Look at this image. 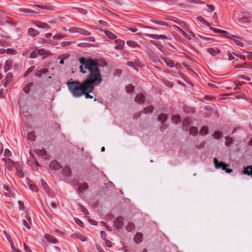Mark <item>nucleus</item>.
I'll return each mask as SVG.
<instances>
[{
	"label": "nucleus",
	"mask_w": 252,
	"mask_h": 252,
	"mask_svg": "<svg viewBox=\"0 0 252 252\" xmlns=\"http://www.w3.org/2000/svg\"><path fill=\"white\" fill-rule=\"evenodd\" d=\"M210 30H211L216 33H220L223 34L224 36H228V34H229L226 31L217 29L213 27H210Z\"/></svg>",
	"instance_id": "18"
},
{
	"label": "nucleus",
	"mask_w": 252,
	"mask_h": 252,
	"mask_svg": "<svg viewBox=\"0 0 252 252\" xmlns=\"http://www.w3.org/2000/svg\"><path fill=\"white\" fill-rule=\"evenodd\" d=\"M161 59L170 67H173L174 66V62L171 59H169L163 56H160Z\"/></svg>",
	"instance_id": "11"
},
{
	"label": "nucleus",
	"mask_w": 252,
	"mask_h": 252,
	"mask_svg": "<svg viewBox=\"0 0 252 252\" xmlns=\"http://www.w3.org/2000/svg\"><path fill=\"white\" fill-rule=\"evenodd\" d=\"M148 56L150 60L154 63L157 64L158 63H160V60L158 59V56L154 51L150 50L148 52Z\"/></svg>",
	"instance_id": "6"
},
{
	"label": "nucleus",
	"mask_w": 252,
	"mask_h": 252,
	"mask_svg": "<svg viewBox=\"0 0 252 252\" xmlns=\"http://www.w3.org/2000/svg\"><path fill=\"white\" fill-rule=\"evenodd\" d=\"M207 7L208 8V11L209 12H212L215 9V7L212 4H207Z\"/></svg>",
	"instance_id": "63"
},
{
	"label": "nucleus",
	"mask_w": 252,
	"mask_h": 252,
	"mask_svg": "<svg viewBox=\"0 0 252 252\" xmlns=\"http://www.w3.org/2000/svg\"><path fill=\"white\" fill-rule=\"evenodd\" d=\"M144 35L146 36H148V37H149L150 38H152L155 39H170L169 37H168L166 35H162V34L158 35V34H156L145 33Z\"/></svg>",
	"instance_id": "8"
},
{
	"label": "nucleus",
	"mask_w": 252,
	"mask_h": 252,
	"mask_svg": "<svg viewBox=\"0 0 252 252\" xmlns=\"http://www.w3.org/2000/svg\"><path fill=\"white\" fill-rule=\"evenodd\" d=\"M135 101L139 104H142L145 102V96L143 94H137L135 97Z\"/></svg>",
	"instance_id": "15"
},
{
	"label": "nucleus",
	"mask_w": 252,
	"mask_h": 252,
	"mask_svg": "<svg viewBox=\"0 0 252 252\" xmlns=\"http://www.w3.org/2000/svg\"><path fill=\"white\" fill-rule=\"evenodd\" d=\"M48 72V69L47 68H43L37 71L35 75L37 77H40L42 74H46Z\"/></svg>",
	"instance_id": "28"
},
{
	"label": "nucleus",
	"mask_w": 252,
	"mask_h": 252,
	"mask_svg": "<svg viewBox=\"0 0 252 252\" xmlns=\"http://www.w3.org/2000/svg\"><path fill=\"white\" fill-rule=\"evenodd\" d=\"M241 68H252V63L245 62L242 64Z\"/></svg>",
	"instance_id": "46"
},
{
	"label": "nucleus",
	"mask_w": 252,
	"mask_h": 252,
	"mask_svg": "<svg viewBox=\"0 0 252 252\" xmlns=\"http://www.w3.org/2000/svg\"><path fill=\"white\" fill-rule=\"evenodd\" d=\"M37 52H36L35 51L32 52L30 54V58H35L37 56Z\"/></svg>",
	"instance_id": "64"
},
{
	"label": "nucleus",
	"mask_w": 252,
	"mask_h": 252,
	"mask_svg": "<svg viewBox=\"0 0 252 252\" xmlns=\"http://www.w3.org/2000/svg\"><path fill=\"white\" fill-rule=\"evenodd\" d=\"M214 163L216 168L220 169L221 168L223 170L225 171L227 173H230L232 172L231 169L227 168L229 166V164L225 163L223 161H219L217 158H214Z\"/></svg>",
	"instance_id": "3"
},
{
	"label": "nucleus",
	"mask_w": 252,
	"mask_h": 252,
	"mask_svg": "<svg viewBox=\"0 0 252 252\" xmlns=\"http://www.w3.org/2000/svg\"><path fill=\"white\" fill-rule=\"evenodd\" d=\"M37 54L40 56H49L52 55L50 51H46L42 48L37 50Z\"/></svg>",
	"instance_id": "19"
},
{
	"label": "nucleus",
	"mask_w": 252,
	"mask_h": 252,
	"mask_svg": "<svg viewBox=\"0 0 252 252\" xmlns=\"http://www.w3.org/2000/svg\"><path fill=\"white\" fill-rule=\"evenodd\" d=\"M45 239L49 242L56 244L58 243V240L53 236L46 234L44 235Z\"/></svg>",
	"instance_id": "16"
},
{
	"label": "nucleus",
	"mask_w": 252,
	"mask_h": 252,
	"mask_svg": "<svg viewBox=\"0 0 252 252\" xmlns=\"http://www.w3.org/2000/svg\"><path fill=\"white\" fill-rule=\"evenodd\" d=\"M190 125V120L189 118H185L184 119L182 125V128L185 130L187 131L189 129V126Z\"/></svg>",
	"instance_id": "17"
},
{
	"label": "nucleus",
	"mask_w": 252,
	"mask_h": 252,
	"mask_svg": "<svg viewBox=\"0 0 252 252\" xmlns=\"http://www.w3.org/2000/svg\"><path fill=\"white\" fill-rule=\"evenodd\" d=\"M252 171V165L247 166L244 168V169L242 171L243 174L245 175H250L251 172Z\"/></svg>",
	"instance_id": "31"
},
{
	"label": "nucleus",
	"mask_w": 252,
	"mask_h": 252,
	"mask_svg": "<svg viewBox=\"0 0 252 252\" xmlns=\"http://www.w3.org/2000/svg\"><path fill=\"white\" fill-rule=\"evenodd\" d=\"M205 144V142L203 141L200 144L196 145V148L197 149H203Z\"/></svg>",
	"instance_id": "54"
},
{
	"label": "nucleus",
	"mask_w": 252,
	"mask_h": 252,
	"mask_svg": "<svg viewBox=\"0 0 252 252\" xmlns=\"http://www.w3.org/2000/svg\"><path fill=\"white\" fill-rule=\"evenodd\" d=\"M9 37L8 36H4V39L0 40V44L1 46H9L10 45V41H9Z\"/></svg>",
	"instance_id": "22"
},
{
	"label": "nucleus",
	"mask_w": 252,
	"mask_h": 252,
	"mask_svg": "<svg viewBox=\"0 0 252 252\" xmlns=\"http://www.w3.org/2000/svg\"><path fill=\"white\" fill-rule=\"evenodd\" d=\"M41 184H42V186L43 187V188L44 189V190L46 192H48L49 193L50 192V188L48 185V184H47V183L46 182V181L43 179H41Z\"/></svg>",
	"instance_id": "33"
},
{
	"label": "nucleus",
	"mask_w": 252,
	"mask_h": 252,
	"mask_svg": "<svg viewBox=\"0 0 252 252\" xmlns=\"http://www.w3.org/2000/svg\"><path fill=\"white\" fill-rule=\"evenodd\" d=\"M5 52L7 54H10V55H14L16 53V52L15 50H14L13 49H11V48L6 49V50H5Z\"/></svg>",
	"instance_id": "53"
},
{
	"label": "nucleus",
	"mask_w": 252,
	"mask_h": 252,
	"mask_svg": "<svg viewBox=\"0 0 252 252\" xmlns=\"http://www.w3.org/2000/svg\"><path fill=\"white\" fill-rule=\"evenodd\" d=\"M171 120L173 123L178 124L179 123L181 122V117L177 115H174L172 117Z\"/></svg>",
	"instance_id": "37"
},
{
	"label": "nucleus",
	"mask_w": 252,
	"mask_h": 252,
	"mask_svg": "<svg viewBox=\"0 0 252 252\" xmlns=\"http://www.w3.org/2000/svg\"><path fill=\"white\" fill-rule=\"evenodd\" d=\"M65 37V35L62 34H57L53 36V38L54 39H61L63 38H64Z\"/></svg>",
	"instance_id": "55"
},
{
	"label": "nucleus",
	"mask_w": 252,
	"mask_h": 252,
	"mask_svg": "<svg viewBox=\"0 0 252 252\" xmlns=\"http://www.w3.org/2000/svg\"><path fill=\"white\" fill-rule=\"evenodd\" d=\"M76 237L82 242H85L87 240V237L81 233H78L76 234Z\"/></svg>",
	"instance_id": "39"
},
{
	"label": "nucleus",
	"mask_w": 252,
	"mask_h": 252,
	"mask_svg": "<svg viewBox=\"0 0 252 252\" xmlns=\"http://www.w3.org/2000/svg\"><path fill=\"white\" fill-rule=\"evenodd\" d=\"M15 169L16 170V173L17 176L20 178H24L25 176L24 172L22 169V165L20 162H17V164L16 165Z\"/></svg>",
	"instance_id": "7"
},
{
	"label": "nucleus",
	"mask_w": 252,
	"mask_h": 252,
	"mask_svg": "<svg viewBox=\"0 0 252 252\" xmlns=\"http://www.w3.org/2000/svg\"><path fill=\"white\" fill-rule=\"evenodd\" d=\"M240 21L245 23H248L250 22L249 18L246 16H244L239 20Z\"/></svg>",
	"instance_id": "59"
},
{
	"label": "nucleus",
	"mask_w": 252,
	"mask_h": 252,
	"mask_svg": "<svg viewBox=\"0 0 252 252\" xmlns=\"http://www.w3.org/2000/svg\"><path fill=\"white\" fill-rule=\"evenodd\" d=\"M198 133V129L195 126H191L189 128V134L195 136Z\"/></svg>",
	"instance_id": "38"
},
{
	"label": "nucleus",
	"mask_w": 252,
	"mask_h": 252,
	"mask_svg": "<svg viewBox=\"0 0 252 252\" xmlns=\"http://www.w3.org/2000/svg\"><path fill=\"white\" fill-rule=\"evenodd\" d=\"M11 152L8 149H5L4 152V156L6 157H9L11 156Z\"/></svg>",
	"instance_id": "56"
},
{
	"label": "nucleus",
	"mask_w": 252,
	"mask_h": 252,
	"mask_svg": "<svg viewBox=\"0 0 252 252\" xmlns=\"http://www.w3.org/2000/svg\"><path fill=\"white\" fill-rule=\"evenodd\" d=\"M75 221L78 225H79L81 227H83V223L80 220H79V219H75Z\"/></svg>",
	"instance_id": "62"
},
{
	"label": "nucleus",
	"mask_w": 252,
	"mask_h": 252,
	"mask_svg": "<svg viewBox=\"0 0 252 252\" xmlns=\"http://www.w3.org/2000/svg\"><path fill=\"white\" fill-rule=\"evenodd\" d=\"M28 34L32 36L35 37L38 34V32L32 28H30L28 30Z\"/></svg>",
	"instance_id": "30"
},
{
	"label": "nucleus",
	"mask_w": 252,
	"mask_h": 252,
	"mask_svg": "<svg viewBox=\"0 0 252 252\" xmlns=\"http://www.w3.org/2000/svg\"><path fill=\"white\" fill-rule=\"evenodd\" d=\"M6 160L5 164H6V167L8 170L10 171L12 169L13 167H16L18 162H15L9 158H7Z\"/></svg>",
	"instance_id": "10"
},
{
	"label": "nucleus",
	"mask_w": 252,
	"mask_h": 252,
	"mask_svg": "<svg viewBox=\"0 0 252 252\" xmlns=\"http://www.w3.org/2000/svg\"><path fill=\"white\" fill-rule=\"evenodd\" d=\"M226 37L233 40L235 42V43L237 45L242 46V42L239 39H237L236 38V37L235 36L231 35L230 36L228 35V36Z\"/></svg>",
	"instance_id": "34"
},
{
	"label": "nucleus",
	"mask_w": 252,
	"mask_h": 252,
	"mask_svg": "<svg viewBox=\"0 0 252 252\" xmlns=\"http://www.w3.org/2000/svg\"><path fill=\"white\" fill-rule=\"evenodd\" d=\"M68 31L71 33H79L84 35H90L91 34V33L89 31L80 27H71Z\"/></svg>",
	"instance_id": "4"
},
{
	"label": "nucleus",
	"mask_w": 252,
	"mask_h": 252,
	"mask_svg": "<svg viewBox=\"0 0 252 252\" xmlns=\"http://www.w3.org/2000/svg\"><path fill=\"white\" fill-rule=\"evenodd\" d=\"M79 61L81 64L79 67L80 71L83 73L87 72V75L82 82L73 80L72 78L66 82L69 92L74 97H79L83 95L84 91L88 88L87 85L99 66L97 60L95 59L81 57Z\"/></svg>",
	"instance_id": "1"
},
{
	"label": "nucleus",
	"mask_w": 252,
	"mask_h": 252,
	"mask_svg": "<svg viewBox=\"0 0 252 252\" xmlns=\"http://www.w3.org/2000/svg\"><path fill=\"white\" fill-rule=\"evenodd\" d=\"M208 133V127L206 126H204L202 127H201L199 133L200 134L202 135H205L207 134Z\"/></svg>",
	"instance_id": "41"
},
{
	"label": "nucleus",
	"mask_w": 252,
	"mask_h": 252,
	"mask_svg": "<svg viewBox=\"0 0 252 252\" xmlns=\"http://www.w3.org/2000/svg\"><path fill=\"white\" fill-rule=\"evenodd\" d=\"M35 153L38 156H43L46 155V152L44 149H37L35 150Z\"/></svg>",
	"instance_id": "43"
},
{
	"label": "nucleus",
	"mask_w": 252,
	"mask_h": 252,
	"mask_svg": "<svg viewBox=\"0 0 252 252\" xmlns=\"http://www.w3.org/2000/svg\"><path fill=\"white\" fill-rule=\"evenodd\" d=\"M102 76L101 73V70L99 66L95 70V73L87 85L88 89L84 91L83 95L86 98H92L93 96L89 94L93 92L95 86H98L102 81Z\"/></svg>",
	"instance_id": "2"
},
{
	"label": "nucleus",
	"mask_w": 252,
	"mask_h": 252,
	"mask_svg": "<svg viewBox=\"0 0 252 252\" xmlns=\"http://www.w3.org/2000/svg\"><path fill=\"white\" fill-rule=\"evenodd\" d=\"M127 45L132 48H140L141 46L138 44L135 41L132 40H127L126 41Z\"/></svg>",
	"instance_id": "23"
},
{
	"label": "nucleus",
	"mask_w": 252,
	"mask_h": 252,
	"mask_svg": "<svg viewBox=\"0 0 252 252\" xmlns=\"http://www.w3.org/2000/svg\"><path fill=\"white\" fill-rule=\"evenodd\" d=\"M115 43H116V45L115 47V48L116 50H122L124 49V46H125V41L124 40H122L121 39H116L115 41Z\"/></svg>",
	"instance_id": "12"
},
{
	"label": "nucleus",
	"mask_w": 252,
	"mask_h": 252,
	"mask_svg": "<svg viewBox=\"0 0 252 252\" xmlns=\"http://www.w3.org/2000/svg\"><path fill=\"white\" fill-rule=\"evenodd\" d=\"M30 189L33 191H37V188L36 187V186L34 184H30L29 185Z\"/></svg>",
	"instance_id": "61"
},
{
	"label": "nucleus",
	"mask_w": 252,
	"mask_h": 252,
	"mask_svg": "<svg viewBox=\"0 0 252 252\" xmlns=\"http://www.w3.org/2000/svg\"><path fill=\"white\" fill-rule=\"evenodd\" d=\"M12 67V63L10 61H6L4 66V70L5 72L10 70Z\"/></svg>",
	"instance_id": "36"
},
{
	"label": "nucleus",
	"mask_w": 252,
	"mask_h": 252,
	"mask_svg": "<svg viewBox=\"0 0 252 252\" xmlns=\"http://www.w3.org/2000/svg\"><path fill=\"white\" fill-rule=\"evenodd\" d=\"M27 137L28 139L31 141H33L35 140V135L33 132H31L28 133Z\"/></svg>",
	"instance_id": "49"
},
{
	"label": "nucleus",
	"mask_w": 252,
	"mask_h": 252,
	"mask_svg": "<svg viewBox=\"0 0 252 252\" xmlns=\"http://www.w3.org/2000/svg\"><path fill=\"white\" fill-rule=\"evenodd\" d=\"M135 229V225L134 223L129 222L126 226V229L128 232H132Z\"/></svg>",
	"instance_id": "35"
},
{
	"label": "nucleus",
	"mask_w": 252,
	"mask_h": 252,
	"mask_svg": "<svg viewBox=\"0 0 252 252\" xmlns=\"http://www.w3.org/2000/svg\"><path fill=\"white\" fill-rule=\"evenodd\" d=\"M134 89V86L131 84H128L126 87V91L128 93H132Z\"/></svg>",
	"instance_id": "45"
},
{
	"label": "nucleus",
	"mask_w": 252,
	"mask_h": 252,
	"mask_svg": "<svg viewBox=\"0 0 252 252\" xmlns=\"http://www.w3.org/2000/svg\"><path fill=\"white\" fill-rule=\"evenodd\" d=\"M124 219L122 217H118L114 220V227L116 229L121 228L124 225Z\"/></svg>",
	"instance_id": "5"
},
{
	"label": "nucleus",
	"mask_w": 252,
	"mask_h": 252,
	"mask_svg": "<svg viewBox=\"0 0 252 252\" xmlns=\"http://www.w3.org/2000/svg\"><path fill=\"white\" fill-rule=\"evenodd\" d=\"M104 32L106 34V35L111 39H115L117 37V35H115L114 33L112 32L107 31V30H104Z\"/></svg>",
	"instance_id": "21"
},
{
	"label": "nucleus",
	"mask_w": 252,
	"mask_h": 252,
	"mask_svg": "<svg viewBox=\"0 0 252 252\" xmlns=\"http://www.w3.org/2000/svg\"><path fill=\"white\" fill-rule=\"evenodd\" d=\"M77 186L78 187L77 191L78 193H81L84 190L88 189L89 188V185L87 183H84L83 184L78 183Z\"/></svg>",
	"instance_id": "13"
},
{
	"label": "nucleus",
	"mask_w": 252,
	"mask_h": 252,
	"mask_svg": "<svg viewBox=\"0 0 252 252\" xmlns=\"http://www.w3.org/2000/svg\"><path fill=\"white\" fill-rule=\"evenodd\" d=\"M207 51L211 55H212L213 56H214V57L217 56L218 54L220 53L219 50H218L217 49H215L213 48H209L207 49Z\"/></svg>",
	"instance_id": "29"
},
{
	"label": "nucleus",
	"mask_w": 252,
	"mask_h": 252,
	"mask_svg": "<svg viewBox=\"0 0 252 252\" xmlns=\"http://www.w3.org/2000/svg\"><path fill=\"white\" fill-rule=\"evenodd\" d=\"M32 85V83H28L23 88V91L27 94H28L30 91V86Z\"/></svg>",
	"instance_id": "50"
},
{
	"label": "nucleus",
	"mask_w": 252,
	"mask_h": 252,
	"mask_svg": "<svg viewBox=\"0 0 252 252\" xmlns=\"http://www.w3.org/2000/svg\"><path fill=\"white\" fill-rule=\"evenodd\" d=\"M34 68V66H32L30 68H29L25 72L24 76H27L30 73H31L33 70Z\"/></svg>",
	"instance_id": "52"
},
{
	"label": "nucleus",
	"mask_w": 252,
	"mask_h": 252,
	"mask_svg": "<svg viewBox=\"0 0 252 252\" xmlns=\"http://www.w3.org/2000/svg\"><path fill=\"white\" fill-rule=\"evenodd\" d=\"M63 173L67 177H69L71 174V170L68 166H65L63 169Z\"/></svg>",
	"instance_id": "26"
},
{
	"label": "nucleus",
	"mask_w": 252,
	"mask_h": 252,
	"mask_svg": "<svg viewBox=\"0 0 252 252\" xmlns=\"http://www.w3.org/2000/svg\"><path fill=\"white\" fill-rule=\"evenodd\" d=\"M168 119V116L164 114L161 113L158 117V121H160L161 124L164 123Z\"/></svg>",
	"instance_id": "24"
},
{
	"label": "nucleus",
	"mask_w": 252,
	"mask_h": 252,
	"mask_svg": "<svg viewBox=\"0 0 252 252\" xmlns=\"http://www.w3.org/2000/svg\"><path fill=\"white\" fill-rule=\"evenodd\" d=\"M79 206L81 211L84 213L85 215H89V212L83 205H82V204H79Z\"/></svg>",
	"instance_id": "51"
},
{
	"label": "nucleus",
	"mask_w": 252,
	"mask_h": 252,
	"mask_svg": "<svg viewBox=\"0 0 252 252\" xmlns=\"http://www.w3.org/2000/svg\"><path fill=\"white\" fill-rule=\"evenodd\" d=\"M233 54L234 56H236V57H237L242 59L244 61H245L246 60V56L245 55L238 54H237V53H235L234 52L233 53Z\"/></svg>",
	"instance_id": "60"
},
{
	"label": "nucleus",
	"mask_w": 252,
	"mask_h": 252,
	"mask_svg": "<svg viewBox=\"0 0 252 252\" xmlns=\"http://www.w3.org/2000/svg\"><path fill=\"white\" fill-rule=\"evenodd\" d=\"M225 139H226V141H225V144L227 146H230V144H231L233 142V140L232 138L230 137L229 136H227L226 137H225Z\"/></svg>",
	"instance_id": "48"
},
{
	"label": "nucleus",
	"mask_w": 252,
	"mask_h": 252,
	"mask_svg": "<svg viewBox=\"0 0 252 252\" xmlns=\"http://www.w3.org/2000/svg\"><path fill=\"white\" fill-rule=\"evenodd\" d=\"M151 21L155 24L158 25H162V26H168V24L165 21L156 20H152Z\"/></svg>",
	"instance_id": "42"
},
{
	"label": "nucleus",
	"mask_w": 252,
	"mask_h": 252,
	"mask_svg": "<svg viewBox=\"0 0 252 252\" xmlns=\"http://www.w3.org/2000/svg\"><path fill=\"white\" fill-rule=\"evenodd\" d=\"M154 110V107L153 105H150L149 107H147L143 109V113L148 114L149 113H152Z\"/></svg>",
	"instance_id": "40"
},
{
	"label": "nucleus",
	"mask_w": 252,
	"mask_h": 252,
	"mask_svg": "<svg viewBox=\"0 0 252 252\" xmlns=\"http://www.w3.org/2000/svg\"><path fill=\"white\" fill-rule=\"evenodd\" d=\"M52 131L53 132H59L61 129L60 125L58 124L54 123L51 126Z\"/></svg>",
	"instance_id": "32"
},
{
	"label": "nucleus",
	"mask_w": 252,
	"mask_h": 252,
	"mask_svg": "<svg viewBox=\"0 0 252 252\" xmlns=\"http://www.w3.org/2000/svg\"><path fill=\"white\" fill-rule=\"evenodd\" d=\"M12 79H13V74L10 72L8 73L6 76V80L5 82L4 85L5 86L6 83H8V82L11 81Z\"/></svg>",
	"instance_id": "44"
},
{
	"label": "nucleus",
	"mask_w": 252,
	"mask_h": 252,
	"mask_svg": "<svg viewBox=\"0 0 252 252\" xmlns=\"http://www.w3.org/2000/svg\"><path fill=\"white\" fill-rule=\"evenodd\" d=\"M24 225L28 229L31 228V224L29 222L27 221V220H23Z\"/></svg>",
	"instance_id": "58"
},
{
	"label": "nucleus",
	"mask_w": 252,
	"mask_h": 252,
	"mask_svg": "<svg viewBox=\"0 0 252 252\" xmlns=\"http://www.w3.org/2000/svg\"><path fill=\"white\" fill-rule=\"evenodd\" d=\"M34 25H35L36 27L40 29H50V26L46 23H42L39 21H35L34 22Z\"/></svg>",
	"instance_id": "14"
},
{
	"label": "nucleus",
	"mask_w": 252,
	"mask_h": 252,
	"mask_svg": "<svg viewBox=\"0 0 252 252\" xmlns=\"http://www.w3.org/2000/svg\"><path fill=\"white\" fill-rule=\"evenodd\" d=\"M18 11L19 12H22V13H26V14L35 13V11H34L30 9L27 8H23V7L19 8L18 9Z\"/></svg>",
	"instance_id": "27"
},
{
	"label": "nucleus",
	"mask_w": 252,
	"mask_h": 252,
	"mask_svg": "<svg viewBox=\"0 0 252 252\" xmlns=\"http://www.w3.org/2000/svg\"><path fill=\"white\" fill-rule=\"evenodd\" d=\"M183 111L186 113L193 114L195 112L194 108L185 106L183 107Z\"/></svg>",
	"instance_id": "25"
},
{
	"label": "nucleus",
	"mask_w": 252,
	"mask_h": 252,
	"mask_svg": "<svg viewBox=\"0 0 252 252\" xmlns=\"http://www.w3.org/2000/svg\"><path fill=\"white\" fill-rule=\"evenodd\" d=\"M49 167L51 170H57L61 169L62 166L59 162L54 160L50 162Z\"/></svg>",
	"instance_id": "9"
},
{
	"label": "nucleus",
	"mask_w": 252,
	"mask_h": 252,
	"mask_svg": "<svg viewBox=\"0 0 252 252\" xmlns=\"http://www.w3.org/2000/svg\"><path fill=\"white\" fill-rule=\"evenodd\" d=\"M213 136L215 139H219L222 136V133L220 131H216L213 134Z\"/></svg>",
	"instance_id": "47"
},
{
	"label": "nucleus",
	"mask_w": 252,
	"mask_h": 252,
	"mask_svg": "<svg viewBox=\"0 0 252 252\" xmlns=\"http://www.w3.org/2000/svg\"><path fill=\"white\" fill-rule=\"evenodd\" d=\"M143 240V235L141 233L138 232L135 236L134 241L137 243L139 244L142 242Z\"/></svg>",
	"instance_id": "20"
},
{
	"label": "nucleus",
	"mask_w": 252,
	"mask_h": 252,
	"mask_svg": "<svg viewBox=\"0 0 252 252\" xmlns=\"http://www.w3.org/2000/svg\"><path fill=\"white\" fill-rule=\"evenodd\" d=\"M176 23H177L180 26L183 27V28H186L188 27V25H187V24L185 22H177V21H175Z\"/></svg>",
	"instance_id": "57"
}]
</instances>
